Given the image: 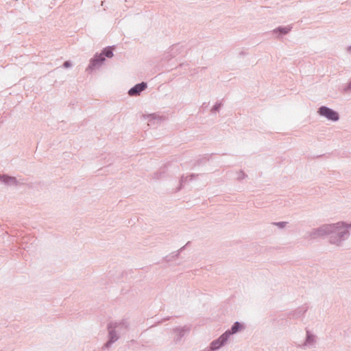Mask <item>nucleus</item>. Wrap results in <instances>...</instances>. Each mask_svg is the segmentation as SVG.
I'll list each match as a JSON object with an SVG mask.
<instances>
[{
	"label": "nucleus",
	"instance_id": "obj_1",
	"mask_svg": "<svg viewBox=\"0 0 351 351\" xmlns=\"http://www.w3.org/2000/svg\"><path fill=\"white\" fill-rule=\"evenodd\" d=\"M350 228L351 222L347 223L344 221H339L335 223L324 224L317 228H313L309 233V237L315 239L328 236L330 243L339 246L343 241L349 237V228Z\"/></svg>",
	"mask_w": 351,
	"mask_h": 351
},
{
	"label": "nucleus",
	"instance_id": "obj_2",
	"mask_svg": "<svg viewBox=\"0 0 351 351\" xmlns=\"http://www.w3.org/2000/svg\"><path fill=\"white\" fill-rule=\"evenodd\" d=\"M117 326L112 322H110L107 325L108 329V341L103 345L102 350L108 349L111 346L119 339L118 331L116 328Z\"/></svg>",
	"mask_w": 351,
	"mask_h": 351
},
{
	"label": "nucleus",
	"instance_id": "obj_3",
	"mask_svg": "<svg viewBox=\"0 0 351 351\" xmlns=\"http://www.w3.org/2000/svg\"><path fill=\"white\" fill-rule=\"evenodd\" d=\"M319 116L325 117L329 121L336 122L339 120V114L337 111L326 106H320L317 110Z\"/></svg>",
	"mask_w": 351,
	"mask_h": 351
},
{
	"label": "nucleus",
	"instance_id": "obj_4",
	"mask_svg": "<svg viewBox=\"0 0 351 351\" xmlns=\"http://www.w3.org/2000/svg\"><path fill=\"white\" fill-rule=\"evenodd\" d=\"M106 61V58L103 57L100 53H96L94 56L90 60L89 64L86 69L88 71H93L97 68L101 66L104 62Z\"/></svg>",
	"mask_w": 351,
	"mask_h": 351
},
{
	"label": "nucleus",
	"instance_id": "obj_5",
	"mask_svg": "<svg viewBox=\"0 0 351 351\" xmlns=\"http://www.w3.org/2000/svg\"><path fill=\"white\" fill-rule=\"evenodd\" d=\"M229 337L228 335L223 332L217 339L213 340L209 345L210 350L216 351L224 346L228 341Z\"/></svg>",
	"mask_w": 351,
	"mask_h": 351
},
{
	"label": "nucleus",
	"instance_id": "obj_6",
	"mask_svg": "<svg viewBox=\"0 0 351 351\" xmlns=\"http://www.w3.org/2000/svg\"><path fill=\"white\" fill-rule=\"evenodd\" d=\"M184 45H180V43L173 45L170 49V51L167 52L166 54H165L163 58L169 61L171 59L177 56L178 54L181 53L184 50Z\"/></svg>",
	"mask_w": 351,
	"mask_h": 351
},
{
	"label": "nucleus",
	"instance_id": "obj_7",
	"mask_svg": "<svg viewBox=\"0 0 351 351\" xmlns=\"http://www.w3.org/2000/svg\"><path fill=\"white\" fill-rule=\"evenodd\" d=\"M147 88V83L141 82L135 84L128 90V95L131 97H136Z\"/></svg>",
	"mask_w": 351,
	"mask_h": 351
},
{
	"label": "nucleus",
	"instance_id": "obj_8",
	"mask_svg": "<svg viewBox=\"0 0 351 351\" xmlns=\"http://www.w3.org/2000/svg\"><path fill=\"white\" fill-rule=\"evenodd\" d=\"M308 306H307L306 304L301 306H299L298 308H296L295 310L287 314V317H292L293 319H298L301 317H303L304 315V314L306 313V311H308Z\"/></svg>",
	"mask_w": 351,
	"mask_h": 351
},
{
	"label": "nucleus",
	"instance_id": "obj_9",
	"mask_svg": "<svg viewBox=\"0 0 351 351\" xmlns=\"http://www.w3.org/2000/svg\"><path fill=\"white\" fill-rule=\"evenodd\" d=\"M245 328V324L243 323L239 322H235L231 326L230 329H228L224 332L228 335L230 338L231 335L239 332L244 330Z\"/></svg>",
	"mask_w": 351,
	"mask_h": 351
},
{
	"label": "nucleus",
	"instance_id": "obj_10",
	"mask_svg": "<svg viewBox=\"0 0 351 351\" xmlns=\"http://www.w3.org/2000/svg\"><path fill=\"white\" fill-rule=\"evenodd\" d=\"M0 181L8 186H17L19 184V181L15 177L5 173H0Z\"/></svg>",
	"mask_w": 351,
	"mask_h": 351
},
{
	"label": "nucleus",
	"instance_id": "obj_11",
	"mask_svg": "<svg viewBox=\"0 0 351 351\" xmlns=\"http://www.w3.org/2000/svg\"><path fill=\"white\" fill-rule=\"evenodd\" d=\"M191 328L188 326H184L182 327H176L173 329V333L176 334L177 337L175 338V341L178 342L188 332H189Z\"/></svg>",
	"mask_w": 351,
	"mask_h": 351
},
{
	"label": "nucleus",
	"instance_id": "obj_12",
	"mask_svg": "<svg viewBox=\"0 0 351 351\" xmlns=\"http://www.w3.org/2000/svg\"><path fill=\"white\" fill-rule=\"evenodd\" d=\"M315 343V336L308 330H306V335L305 340L302 344H298L297 347L304 348L305 347L313 346Z\"/></svg>",
	"mask_w": 351,
	"mask_h": 351
},
{
	"label": "nucleus",
	"instance_id": "obj_13",
	"mask_svg": "<svg viewBox=\"0 0 351 351\" xmlns=\"http://www.w3.org/2000/svg\"><path fill=\"white\" fill-rule=\"evenodd\" d=\"M292 29L291 25L287 26H278L272 31L274 34H277V38H279L284 35L289 34Z\"/></svg>",
	"mask_w": 351,
	"mask_h": 351
},
{
	"label": "nucleus",
	"instance_id": "obj_14",
	"mask_svg": "<svg viewBox=\"0 0 351 351\" xmlns=\"http://www.w3.org/2000/svg\"><path fill=\"white\" fill-rule=\"evenodd\" d=\"M166 117L165 116H159L156 114H152L149 115L148 120V125L149 126H156L161 123L162 121L165 120Z\"/></svg>",
	"mask_w": 351,
	"mask_h": 351
},
{
	"label": "nucleus",
	"instance_id": "obj_15",
	"mask_svg": "<svg viewBox=\"0 0 351 351\" xmlns=\"http://www.w3.org/2000/svg\"><path fill=\"white\" fill-rule=\"evenodd\" d=\"M190 243H191L190 241H188L184 246L182 247L178 251L173 252L171 254H170L169 255L166 256L165 257H164V260L166 262L168 263V262H170V261H171L172 260H173L175 258H178L180 254L185 249L186 246H187Z\"/></svg>",
	"mask_w": 351,
	"mask_h": 351
},
{
	"label": "nucleus",
	"instance_id": "obj_16",
	"mask_svg": "<svg viewBox=\"0 0 351 351\" xmlns=\"http://www.w3.org/2000/svg\"><path fill=\"white\" fill-rule=\"evenodd\" d=\"M117 326L116 328L119 332H125L129 327V322L126 319H122L120 322H112Z\"/></svg>",
	"mask_w": 351,
	"mask_h": 351
},
{
	"label": "nucleus",
	"instance_id": "obj_17",
	"mask_svg": "<svg viewBox=\"0 0 351 351\" xmlns=\"http://www.w3.org/2000/svg\"><path fill=\"white\" fill-rule=\"evenodd\" d=\"M114 48V46H108L101 50V52L100 54L101 56H103V57H104L105 58H111L114 56V53H113Z\"/></svg>",
	"mask_w": 351,
	"mask_h": 351
},
{
	"label": "nucleus",
	"instance_id": "obj_18",
	"mask_svg": "<svg viewBox=\"0 0 351 351\" xmlns=\"http://www.w3.org/2000/svg\"><path fill=\"white\" fill-rule=\"evenodd\" d=\"M197 176H198L197 174H195V173H191L188 176H182L180 180V186L178 188V191H180V189H182L184 184H185L187 182L188 178H190L189 180H192L193 178H196Z\"/></svg>",
	"mask_w": 351,
	"mask_h": 351
},
{
	"label": "nucleus",
	"instance_id": "obj_19",
	"mask_svg": "<svg viewBox=\"0 0 351 351\" xmlns=\"http://www.w3.org/2000/svg\"><path fill=\"white\" fill-rule=\"evenodd\" d=\"M210 159V156L207 155H204L201 156L198 160H197L195 165H201L205 164Z\"/></svg>",
	"mask_w": 351,
	"mask_h": 351
},
{
	"label": "nucleus",
	"instance_id": "obj_20",
	"mask_svg": "<svg viewBox=\"0 0 351 351\" xmlns=\"http://www.w3.org/2000/svg\"><path fill=\"white\" fill-rule=\"evenodd\" d=\"M222 105L223 104L221 101L216 102L215 104L211 108V112L215 113V112H219L220 110Z\"/></svg>",
	"mask_w": 351,
	"mask_h": 351
},
{
	"label": "nucleus",
	"instance_id": "obj_21",
	"mask_svg": "<svg viewBox=\"0 0 351 351\" xmlns=\"http://www.w3.org/2000/svg\"><path fill=\"white\" fill-rule=\"evenodd\" d=\"M287 223V222H286V221H278V222H273L272 223V224L274 226H277L280 229L284 228L286 226Z\"/></svg>",
	"mask_w": 351,
	"mask_h": 351
},
{
	"label": "nucleus",
	"instance_id": "obj_22",
	"mask_svg": "<svg viewBox=\"0 0 351 351\" xmlns=\"http://www.w3.org/2000/svg\"><path fill=\"white\" fill-rule=\"evenodd\" d=\"M247 176V174L243 170H240L239 172L238 173L237 180L241 181V180L244 179Z\"/></svg>",
	"mask_w": 351,
	"mask_h": 351
},
{
	"label": "nucleus",
	"instance_id": "obj_23",
	"mask_svg": "<svg viewBox=\"0 0 351 351\" xmlns=\"http://www.w3.org/2000/svg\"><path fill=\"white\" fill-rule=\"evenodd\" d=\"M351 91V80L350 82L343 87V92L348 93Z\"/></svg>",
	"mask_w": 351,
	"mask_h": 351
},
{
	"label": "nucleus",
	"instance_id": "obj_24",
	"mask_svg": "<svg viewBox=\"0 0 351 351\" xmlns=\"http://www.w3.org/2000/svg\"><path fill=\"white\" fill-rule=\"evenodd\" d=\"M62 66L64 68V69H69V68H71L72 66V62L70 60H66L64 62L63 64H62Z\"/></svg>",
	"mask_w": 351,
	"mask_h": 351
},
{
	"label": "nucleus",
	"instance_id": "obj_25",
	"mask_svg": "<svg viewBox=\"0 0 351 351\" xmlns=\"http://www.w3.org/2000/svg\"><path fill=\"white\" fill-rule=\"evenodd\" d=\"M202 351H213V350H210V347L208 346L206 348H205L204 350H203Z\"/></svg>",
	"mask_w": 351,
	"mask_h": 351
},
{
	"label": "nucleus",
	"instance_id": "obj_26",
	"mask_svg": "<svg viewBox=\"0 0 351 351\" xmlns=\"http://www.w3.org/2000/svg\"><path fill=\"white\" fill-rule=\"evenodd\" d=\"M171 318V317H167L164 318V319L162 320V322H165V321L169 320Z\"/></svg>",
	"mask_w": 351,
	"mask_h": 351
},
{
	"label": "nucleus",
	"instance_id": "obj_27",
	"mask_svg": "<svg viewBox=\"0 0 351 351\" xmlns=\"http://www.w3.org/2000/svg\"><path fill=\"white\" fill-rule=\"evenodd\" d=\"M347 51L348 53H351V45L348 46V48H347Z\"/></svg>",
	"mask_w": 351,
	"mask_h": 351
},
{
	"label": "nucleus",
	"instance_id": "obj_28",
	"mask_svg": "<svg viewBox=\"0 0 351 351\" xmlns=\"http://www.w3.org/2000/svg\"><path fill=\"white\" fill-rule=\"evenodd\" d=\"M245 54H246L245 52L243 51L239 53L240 56H245Z\"/></svg>",
	"mask_w": 351,
	"mask_h": 351
},
{
	"label": "nucleus",
	"instance_id": "obj_29",
	"mask_svg": "<svg viewBox=\"0 0 351 351\" xmlns=\"http://www.w3.org/2000/svg\"><path fill=\"white\" fill-rule=\"evenodd\" d=\"M104 2H105V1H101V5H103V3H104Z\"/></svg>",
	"mask_w": 351,
	"mask_h": 351
}]
</instances>
